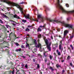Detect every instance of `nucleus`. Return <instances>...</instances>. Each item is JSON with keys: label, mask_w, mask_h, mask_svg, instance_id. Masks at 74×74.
<instances>
[{"label": "nucleus", "mask_w": 74, "mask_h": 74, "mask_svg": "<svg viewBox=\"0 0 74 74\" xmlns=\"http://www.w3.org/2000/svg\"><path fill=\"white\" fill-rule=\"evenodd\" d=\"M49 21L50 22H53V23H61L64 26L66 27H68L69 28H71V29H73V25L66 23L64 21L61 22L60 21H59L58 20H49Z\"/></svg>", "instance_id": "nucleus-1"}, {"label": "nucleus", "mask_w": 74, "mask_h": 74, "mask_svg": "<svg viewBox=\"0 0 74 74\" xmlns=\"http://www.w3.org/2000/svg\"><path fill=\"white\" fill-rule=\"evenodd\" d=\"M3 1L4 2H5V3L8 4H9V5H13V6H16L17 8H19V9L20 10L21 12V13L23 15H25V14L23 13V12L22 11V10H23V8H21L19 5L14 3V2L8 1L7 0H3Z\"/></svg>", "instance_id": "nucleus-2"}, {"label": "nucleus", "mask_w": 74, "mask_h": 74, "mask_svg": "<svg viewBox=\"0 0 74 74\" xmlns=\"http://www.w3.org/2000/svg\"><path fill=\"white\" fill-rule=\"evenodd\" d=\"M58 6L61 10H62L63 13H65L66 14H71V13H74V10L72 11H66L61 5L59 4V0H57Z\"/></svg>", "instance_id": "nucleus-3"}, {"label": "nucleus", "mask_w": 74, "mask_h": 74, "mask_svg": "<svg viewBox=\"0 0 74 74\" xmlns=\"http://www.w3.org/2000/svg\"><path fill=\"white\" fill-rule=\"evenodd\" d=\"M45 43L46 44L47 49L49 50V51H51V48L50 47L52 44V42H50L49 44V42L48 40L47 39H45Z\"/></svg>", "instance_id": "nucleus-4"}, {"label": "nucleus", "mask_w": 74, "mask_h": 74, "mask_svg": "<svg viewBox=\"0 0 74 74\" xmlns=\"http://www.w3.org/2000/svg\"><path fill=\"white\" fill-rule=\"evenodd\" d=\"M34 41L36 47V50H37V47L38 48H40V49H41V44L39 43L38 44L37 46V42L36 41V40L35 39H34Z\"/></svg>", "instance_id": "nucleus-5"}, {"label": "nucleus", "mask_w": 74, "mask_h": 74, "mask_svg": "<svg viewBox=\"0 0 74 74\" xmlns=\"http://www.w3.org/2000/svg\"><path fill=\"white\" fill-rule=\"evenodd\" d=\"M0 15H1V17L2 18H6V19H9L8 17L6 16V15L4 14L1 13H0Z\"/></svg>", "instance_id": "nucleus-6"}, {"label": "nucleus", "mask_w": 74, "mask_h": 74, "mask_svg": "<svg viewBox=\"0 0 74 74\" xmlns=\"http://www.w3.org/2000/svg\"><path fill=\"white\" fill-rule=\"evenodd\" d=\"M38 18L39 19V18H41L40 20L42 22H43L44 20L43 19V18L41 16V15L40 14H38L37 15Z\"/></svg>", "instance_id": "nucleus-7"}, {"label": "nucleus", "mask_w": 74, "mask_h": 74, "mask_svg": "<svg viewBox=\"0 0 74 74\" xmlns=\"http://www.w3.org/2000/svg\"><path fill=\"white\" fill-rule=\"evenodd\" d=\"M59 49L61 51V52H62V51L63 49V47L62 46L61 44H60L59 45Z\"/></svg>", "instance_id": "nucleus-8"}, {"label": "nucleus", "mask_w": 74, "mask_h": 74, "mask_svg": "<svg viewBox=\"0 0 74 74\" xmlns=\"http://www.w3.org/2000/svg\"><path fill=\"white\" fill-rule=\"evenodd\" d=\"M48 51H45V53H44V55L46 57H48V54L47 53Z\"/></svg>", "instance_id": "nucleus-9"}, {"label": "nucleus", "mask_w": 74, "mask_h": 74, "mask_svg": "<svg viewBox=\"0 0 74 74\" xmlns=\"http://www.w3.org/2000/svg\"><path fill=\"white\" fill-rule=\"evenodd\" d=\"M10 22H12L11 23H12V25H13V26H16V22L12 21L10 20Z\"/></svg>", "instance_id": "nucleus-10"}, {"label": "nucleus", "mask_w": 74, "mask_h": 74, "mask_svg": "<svg viewBox=\"0 0 74 74\" xmlns=\"http://www.w3.org/2000/svg\"><path fill=\"white\" fill-rule=\"evenodd\" d=\"M68 32H69V31L67 30H65L64 31V37H65V36H66V35L67 34V33H68Z\"/></svg>", "instance_id": "nucleus-11"}, {"label": "nucleus", "mask_w": 74, "mask_h": 74, "mask_svg": "<svg viewBox=\"0 0 74 74\" xmlns=\"http://www.w3.org/2000/svg\"><path fill=\"white\" fill-rule=\"evenodd\" d=\"M27 27L28 28H29L30 29H32L33 28V25H29L27 26Z\"/></svg>", "instance_id": "nucleus-12"}, {"label": "nucleus", "mask_w": 74, "mask_h": 74, "mask_svg": "<svg viewBox=\"0 0 74 74\" xmlns=\"http://www.w3.org/2000/svg\"><path fill=\"white\" fill-rule=\"evenodd\" d=\"M56 52L58 53V55L59 56H60V55H61L60 52H59V50H56Z\"/></svg>", "instance_id": "nucleus-13"}, {"label": "nucleus", "mask_w": 74, "mask_h": 74, "mask_svg": "<svg viewBox=\"0 0 74 74\" xmlns=\"http://www.w3.org/2000/svg\"><path fill=\"white\" fill-rule=\"evenodd\" d=\"M25 17L26 19H29V14L25 16Z\"/></svg>", "instance_id": "nucleus-14"}, {"label": "nucleus", "mask_w": 74, "mask_h": 74, "mask_svg": "<svg viewBox=\"0 0 74 74\" xmlns=\"http://www.w3.org/2000/svg\"><path fill=\"white\" fill-rule=\"evenodd\" d=\"M25 17L26 19H29V14L25 16Z\"/></svg>", "instance_id": "nucleus-15"}, {"label": "nucleus", "mask_w": 74, "mask_h": 74, "mask_svg": "<svg viewBox=\"0 0 74 74\" xmlns=\"http://www.w3.org/2000/svg\"><path fill=\"white\" fill-rule=\"evenodd\" d=\"M41 31H42V29H41V28L39 27L38 28L37 32H41Z\"/></svg>", "instance_id": "nucleus-16"}, {"label": "nucleus", "mask_w": 74, "mask_h": 74, "mask_svg": "<svg viewBox=\"0 0 74 74\" xmlns=\"http://www.w3.org/2000/svg\"><path fill=\"white\" fill-rule=\"evenodd\" d=\"M14 16L15 18H17V19H19V17L16 15H15Z\"/></svg>", "instance_id": "nucleus-17"}, {"label": "nucleus", "mask_w": 74, "mask_h": 74, "mask_svg": "<svg viewBox=\"0 0 74 74\" xmlns=\"http://www.w3.org/2000/svg\"><path fill=\"white\" fill-rule=\"evenodd\" d=\"M49 57L50 58V59L51 60H52V58H53V56H52L51 55H49Z\"/></svg>", "instance_id": "nucleus-18"}, {"label": "nucleus", "mask_w": 74, "mask_h": 74, "mask_svg": "<svg viewBox=\"0 0 74 74\" xmlns=\"http://www.w3.org/2000/svg\"><path fill=\"white\" fill-rule=\"evenodd\" d=\"M25 31L26 32H29L30 31V29H29L28 28H27L25 29Z\"/></svg>", "instance_id": "nucleus-19"}, {"label": "nucleus", "mask_w": 74, "mask_h": 74, "mask_svg": "<svg viewBox=\"0 0 74 74\" xmlns=\"http://www.w3.org/2000/svg\"><path fill=\"white\" fill-rule=\"evenodd\" d=\"M45 27V25L43 26L40 25L39 26V27L40 28H44V27Z\"/></svg>", "instance_id": "nucleus-20"}, {"label": "nucleus", "mask_w": 74, "mask_h": 74, "mask_svg": "<svg viewBox=\"0 0 74 74\" xmlns=\"http://www.w3.org/2000/svg\"><path fill=\"white\" fill-rule=\"evenodd\" d=\"M49 69H50L51 71H53L54 70V69H53V68H52V67H50Z\"/></svg>", "instance_id": "nucleus-21"}, {"label": "nucleus", "mask_w": 74, "mask_h": 74, "mask_svg": "<svg viewBox=\"0 0 74 74\" xmlns=\"http://www.w3.org/2000/svg\"><path fill=\"white\" fill-rule=\"evenodd\" d=\"M27 21V20H26L23 19V20H22V22H23L24 23H26V22Z\"/></svg>", "instance_id": "nucleus-22"}, {"label": "nucleus", "mask_w": 74, "mask_h": 74, "mask_svg": "<svg viewBox=\"0 0 74 74\" xmlns=\"http://www.w3.org/2000/svg\"><path fill=\"white\" fill-rule=\"evenodd\" d=\"M26 47H28L29 49V44H28L26 43Z\"/></svg>", "instance_id": "nucleus-23"}, {"label": "nucleus", "mask_w": 74, "mask_h": 74, "mask_svg": "<svg viewBox=\"0 0 74 74\" xmlns=\"http://www.w3.org/2000/svg\"><path fill=\"white\" fill-rule=\"evenodd\" d=\"M38 38H41V34H39L38 35Z\"/></svg>", "instance_id": "nucleus-24"}, {"label": "nucleus", "mask_w": 74, "mask_h": 74, "mask_svg": "<svg viewBox=\"0 0 74 74\" xmlns=\"http://www.w3.org/2000/svg\"><path fill=\"white\" fill-rule=\"evenodd\" d=\"M32 21H36L37 22H38V20L37 19L36 20L34 19L33 18H32Z\"/></svg>", "instance_id": "nucleus-25"}, {"label": "nucleus", "mask_w": 74, "mask_h": 74, "mask_svg": "<svg viewBox=\"0 0 74 74\" xmlns=\"http://www.w3.org/2000/svg\"><path fill=\"white\" fill-rule=\"evenodd\" d=\"M56 67H57V68H58L59 67H60V66L59 65V64H57L56 65Z\"/></svg>", "instance_id": "nucleus-26"}, {"label": "nucleus", "mask_w": 74, "mask_h": 74, "mask_svg": "<svg viewBox=\"0 0 74 74\" xmlns=\"http://www.w3.org/2000/svg\"><path fill=\"white\" fill-rule=\"evenodd\" d=\"M0 22L1 23H2V24H3V21H2V20L1 19L0 20Z\"/></svg>", "instance_id": "nucleus-27"}, {"label": "nucleus", "mask_w": 74, "mask_h": 74, "mask_svg": "<svg viewBox=\"0 0 74 74\" xmlns=\"http://www.w3.org/2000/svg\"><path fill=\"white\" fill-rule=\"evenodd\" d=\"M16 51H21V49H17L16 50Z\"/></svg>", "instance_id": "nucleus-28"}, {"label": "nucleus", "mask_w": 74, "mask_h": 74, "mask_svg": "<svg viewBox=\"0 0 74 74\" xmlns=\"http://www.w3.org/2000/svg\"><path fill=\"white\" fill-rule=\"evenodd\" d=\"M74 37V36L73 35V34H72V36H71L70 37V38H73Z\"/></svg>", "instance_id": "nucleus-29"}, {"label": "nucleus", "mask_w": 74, "mask_h": 74, "mask_svg": "<svg viewBox=\"0 0 74 74\" xmlns=\"http://www.w3.org/2000/svg\"><path fill=\"white\" fill-rule=\"evenodd\" d=\"M15 44H16V45L17 46H19V44H18L17 42L15 43Z\"/></svg>", "instance_id": "nucleus-30"}, {"label": "nucleus", "mask_w": 74, "mask_h": 74, "mask_svg": "<svg viewBox=\"0 0 74 74\" xmlns=\"http://www.w3.org/2000/svg\"><path fill=\"white\" fill-rule=\"evenodd\" d=\"M66 7H69V4H66Z\"/></svg>", "instance_id": "nucleus-31"}, {"label": "nucleus", "mask_w": 74, "mask_h": 74, "mask_svg": "<svg viewBox=\"0 0 74 74\" xmlns=\"http://www.w3.org/2000/svg\"><path fill=\"white\" fill-rule=\"evenodd\" d=\"M54 46H55V47H58V44H54Z\"/></svg>", "instance_id": "nucleus-32"}, {"label": "nucleus", "mask_w": 74, "mask_h": 74, "mask_svg": "<svg viewBox=\"0 0 74 74\" xmlns=\"http://www.w3.org/2000/svg\"><path fill=\"white\" fill-rule=\"evenodd\" d=\"M70 56H69L67 58V59H68V60L70 59Z\"/></svg>", "instance_id": "nucleus-33"}, {"label": "nucleus", "mask_w": 74, "mask_h": 74, "mask_svg": "<svg viewBox=\"0 0 74 74\" xmlns=\"http://www.w3.org/2000/svg\"><path fill=\"white\" fill-rule=\"evenodd\" d=\"M25 67L26 69H27V64H25Z\"/></svg>", "instance_id": "nucleus-34"}, {"label": "nucleus", "mask_w": 74, "mask_h": 74, "mask_svg": "<svg viewBox=\"0 0 74 74\" xmlns=\"http://www.w3.org/2000/svg\"><path fill=\"white\" fill-rule=\"evenodd\" d=\"M21 48H24V46H23V45H22L21 46Z\"/></svg>", "instance_id": "nucleus-35"}, {"label": "nucleus", "mask_w": 74, "mask_h": 74, "mask_svg": "<svg viewBox=\"0 0 74 74\" xmlns=\"http://www.w3.org/2000/svg\"><path fill=\"white\" fill-rule=\"evenodd\" d=\"M37 68H40V65L39 64H38L37 65Z\"/></svg>", "instance_id": "nucleus-36"}, {"label": "nucleus", "mask_w": 74, "mask_h": 74, "mask_svg": "<svg viewBox=\"0 0 74 74\" xmlns=\"http://www.w3.org/2000/svg\"><path fill=\"white\" fill-rule=\"evenodd\" d=\"M6 26L7 28H8V27H9V25H6Z\"/></svg>", "instance_id": "nucleus-37"}, {"label": "nucleus", "mask_w": 74, "mask_h": 74, "mask_svg": "<svg viewBox=\"0 0 74 74\" xmlns=\"http://www.w3.org/2000/svg\"><path fill=\"white\" fill-rule=\"evenodd\" d=\"M25 2H21L20 3V4H24Z\"/></svg>", "instance_id": "nucleus-38"}, {"label": "nucleus", "mask_w": 74, "mask_h": 74, "mask_svg": "<svg viewBox=\"0 0 74 74\" xmlns=\"http://www.w3.org/2000/svg\"><path fill=\"white\" fill-rule=\"evenodd\" d=\"M70 47H71L72 48V49H73V46H72V45H70Z\"/></svg>", "instance_id": "nucleus-39"}, {"label": "nucleus", "mask_w": 74, "mask_h": 74, "mask_svg": "<svg viewBox=\"0 0 74 74\" xmlns=\"http://www.w3.org/2000/svg\"><path fill=\"white\" fill-rule=\"evenodd\" d=\"M70 65L71 66H73V64H72V63H70Z\"/></svg>", "instance_id": "nucleus-40"}, {"label": "nucleus", "mask_w": 74, "mask_h": 74, "mask_svg": "<svg viewBox=\"0 0 74 74\" xmlns=\"http://www.w3.org/2000/svg\"><path fill=\"white\" fill-rule=\"evenodd\" d=\"M22 57L24 59H25V58H26V56H22Z\"/></svg>", "instance_id": "nucleus-41"}, {"label": "nucleus", "mask_w": 74, "mask_h": 74, "mask_svg": "<svg viewBox=\"0 0 74 74\" xmlns=\"http://www.w3.org/2000/svg\"><path fill=\"white\" fill-rule=\"evenodd\" d=\"M64 70H62V74H63V73H64Z\"/></svg>", "instance_id": "nucleus-42"}, {"label": "nucleus", "mask_w": 74, "mask_h": 74, "mask_svg": "<svg viewBox=\"0 0 74 74\" xmlns=\"http://www.w3.org/2000/svg\"><path fill=\"white\" fill-rule=\"evenodd\" d=\"M47 59H45V62H47Z\"/></svg>", "instance_id": "nucleus-43"}, {"label": "nucleus", "mask_w": 74, "mask_h": 74, "mask_svg": "<svg viewBox=\"0 0 74 74\" xmlns=\"http://www.w3.org/2000/svg\"><path fill=\"white\" fill-rule=\"evenodd\" d=\"M61 62H64V60H62L61 61Z\"/></svg>", "instance_id": "nucleus-44"}, {"label": "nucleus", "mask_w": 74, "mask_h": 74, "mask_svg": "<svg viewBox=\"0 0 74 74\" xmlns=\"http://www.w3.org/2000/svg\"><path fill=\"white\" fill-rule=\"evenodd\" d=\"M22 66L23 67H24V64H22Z\"/></svg>", "instance_id": "nucleus-45"}, {"label": "nucleus", "mask_w": 74, "mask_h": 74, "mask_svg": "<svg viewBox=\"0 0 74 74\" xmlns=\"http://www.w3.org/2000/svg\"><path fill=\"white\" fill-rule=\"evenodd\" d=\"M12 73H14V70L12 71Z\"/></svg>", "instance_id": "nucleus-46"}, {"label": "nucleus", "mask_w": 74, "mask_h": 74, "mask_svg": "<svg viewBox=\"0 0 74 74\" xmlns=\"http://www.w3.org/2000/svg\"><path fill=\"white\" fill-rule=\"evenodd\" d=\"M4 39V38H3V39H2V41H3Z\"/></svg>", "instance_id": "nucleus-47"}, {"label": "nucleus", "mask_w": 74, "mask_h": 74, "mask_svg": "<svg viewBox=\"0 0 74 74\" xmlns=\"http://www.w3.org/2000/svg\"><path fill=\"white\" fill-rule=\"evenodd\" d=\"M51 38L53 40V37H52V36H51Z\"/></svg>", "instance_id": "nucleus-48"}, {"label": "nucleus", "mask_w": 74, "mask_h": 74, "mask_svg": "<svg viewBox=\"0 0 74 74\" xmlns=\"http://www.w3.org/2000/svg\"><path fill=\"white\" fill-rule=\"evenodd\" d=\"M66 19L67 21H69V18H68Z\"/></svg>", "instance_id": "nucleus-49"}, {"label": "nucleus", "mask_w": 74, "mask_h": 74, "mask_svg": "<svg viewBox=\"0 0 74 74\" xmlns=\"http://www.w3.org/2000/svg\"><path fill=\"white\" fill-rule=\"evenodd\" d=\"M60 43L61 44H62V40L61 41Z\"/></svg>", "instance_id": "nucleus-50"}, {"label": "nucleus", "mask_w": 74, "mask_h": 74, "mask_svg": "<svg viewBox=\"0 0 74 74\" xmlns=\"http://www.w3.org/2000/svg\"><path fill=\"white\" fill-rule=\"evenodd\" d=\"M33 62H35V60L34 59H33Z\"/></svg>", "instance_id": "nucleus-51"}, {"label": "nucleus", "mask_w": 74, "mask_h": 74, "mask_svg": "<svg viewBox=\"0 0 74 74\" xmlns=\"http://www.w3.org/2000/svg\"><path fill=\"white\" fill-rule=\"evenodd\" d=\"M7 40H8V41H10V39L9 38Z\"/></svg>", "instance_id": "nucleus-52"}, {"label": "nucleus", "mask_w": 74, "mask_h": 74, "mask_svg": "<svg viewBox=\"0 0 74 74\" xmlns=\"http://www.w3.org/2000/svg\"><path fill=\"white\" fill-rule=\"evenodd\" d=\"M55 70H56V71H57V69H55Z\"/></svg>", "instance_id": "nucleus-53"}, {"label": "nucleus", "mask_w": 74, "mask_h": 74, "mask_svg": "<svg viewBox=\"0 0 74 74\" xmlns=\"http://www.w3.org/2000/svg\"><path fill=\"white\" fill-rule=\"evenodd\" d=\"M35 10H37V8H36V7H35Z\"/></svg>", "instance_id": "nucleus-54"}, {"label": "nucleus", "mask_w": 74, "mask_h": 74, "mask_svg": "<svg viewBox=\"0 0 74 74\" xmlns=\"http://www.w3.org/2000/svg\"><path fill=\"white\" fill-rule=\"evenodd\" d=\"M53 49H56V48H55V47H53Z\"/></svg>", "instance_id": "nucleus-55"}, {"label": "nucleus", "mask_w": 74, "mask_h": 74, "mask_svg": "<svg viewBox=\"0 0 74 74\" xmlns=\"http://www.w3.org/2000/svg\"><path fill=\"white\" fill-rule=\"evenodd\" d=\"M59 37H61V36H59Z\"/></svg>", "instance_id": "nucleus-56"}, {"label": "nucleus", "mask_w": 74, "mask_h": 74, "mask_svg": "<svg viewBox=\"0 0 74 74\" xmlns=\"http://www.w3.org/2000/svg\"><path fill=\"white\" fill-rule=\"evenodd\" d=\"M58 32H59V31H59V29H58Z\"/></svg>", "instance_id": "nucleus-57"}, {"label": "nucleus", "mask_w": 74, "mask_h": 74, "mask_svg": "<svg viewBox=\"0 0 74 74\" xmlns=\"http://www.w3.org/2000/svg\"><path fill=\"white\" fill-rule=\"evenodd\" d=\"M28 56H29V58H30V56L28 55Z\"/></svg>", "instance_id": "nucleus-58"}, {"label": "nucleus", "mask_w": 74, "mask_h": 74, "mask_svg": "<svg viewBox=\"0 0 74 74\" xmlns=\"http://www.w3.org/2000/svg\"><path fill=\"white\" fill-rule=\"evenodd\" d=\"M8 33H9V31H8Z\"/></svg>", "instance_id": "nucleus-59"}, {"label": "nucleus", "mask_w": 74, "mask_h": 74, "mask_svg": "<svg viewBox=\"0 0 74 74\" xmlns=\"http://www.w3.org/2000/svg\"><path fill=\"white\" fill-rule=\"evenodd\" d=\"M57 74H59V73H57Z\"/></svg>", "instance_id": "nucleus-60"}, {"label": "nucleus", "mask_w": 74, "mask_h": 74, "mask_svg": "<svg viewBox=\"0 0 74 74\" xmlns=\"http://www.w3.org/2000/svg\"><path fill=\"white\" fill-rule=\"evenodd\" d=\"M18 30H19L18 29H17V30L18 31Z\"/></svg>", "instance_id": "nucleus-61"}, {"label": "nucleus", "mask_w": 74, "mask_h": 74, "mask_svg": "<svg viewBox=\"0 0 74 74\" xmlns=\"http://www.w3.org/2000/svg\"><path fill=\"white\" fill-rule=\"evenodd\" d=\"M2 11H3V10L2 9Z\"/></svg>", "instance_id": "nucleus-62"}, {"label": "nucleus", "mask_w": 74, "mask_h": 74, "mask_svg": "<svg viewBox=\"0 0 74 74\" xmlns=\"http://www.w3.org/2000/svg\"><path fill=\"white\" fill-rule=\"evenodd\" d=\"M12 74H14V73H12Z\"/></svg>", "instance_id": "nucleus-63"}, {"label": "nucleus", "mask_w": 74, "mask_h": 74, "mask_svg": "<svg viewBox=\"0 0 74 74\" xmlns=\"http://www.w3.org/2000/svg\"><path fill=\"white\" fill-rule=\"evenodd\" d=\"M61 18H62V17Z\"/></svg>", "instance_id": "nucleus-64"}]
</instances>
